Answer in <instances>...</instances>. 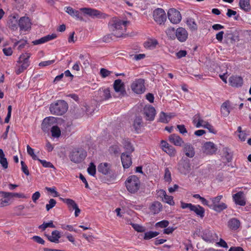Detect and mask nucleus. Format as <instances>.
<instances>
[{"label": "nucleus", "instance_id": "obj_1", "mask_svg": "<svg viewBox=\"0 0 251 251\" xmlns=\"http://www.w3.org/2000/svg\"><path fill=\"white\" fill-rule=\"evenodd\" d=\"M127 21H123L117 18H113L109 23V27L112 34L117 37L123 36L126 30Z\"/></svg>", "mask_w": 251, "mask_h": 251}, {"label": "nucleus", "instance_id": "obj_2", "mask_svg": "<svg viewBox=\"0 0 251 251\" xmlns=\"http://www.w3.org/2000/svg\"><path fill=\"white\" fill-rule=\"evenodd\" d=\"M49 108L51 114L56 116H62L68 111V104L64 100H57L50 103Z\"/></svg>", "mask_w": 251, "mask_h": 251}, {"label": "nucleus", "instance_id": "obj_3", "mask_svg": "<svg viewBox=\"0 0 251 251\" xmlns=\"http://www.w3.org/2000/svg\"><path fill=\"white\" fill-rule=\"evenodd\" d=\"M127 190L131 194H135L139 190L141 182L139 178L136 176H129L125 181Z\"/></svg>", "mask_w": 251, "mask_h": 251}, {"label": "nucleus", "instance_id": "obj_4", "mask_svg": "<svg viewBox=\"0 0 251 251\" xmlns=\"http://www.w3.org/2000/svg\"><path fill=\"white\" fill-rule=\"evenodd\" d=\"M222 198V195H219L214 198H210V200L211 201L212 203L210 204V208L218 212H220L223 210L226 209L227 208V205L224 202L220 203Z\"/></svg>", "mask_w": 251, "mask_h": 251}, {"label": "nucleus", "instance_id": "obj_5", "mask_svg": "<svg viewBox=\"0 0 251 251\" xmlns=\"http://www.w3.org/2000/svg\"><path fill=\"white\" fill-rule=\"evenodd\" d=\"M86 156V152L83 149H75L70 153V160L75 163L81 162Z\"/></svg>", "mask_w": 251, "mask_h": 251}, {"label": "nucleus", "instance_id": "obj_6", "mask_svg": "<svg viewBox=\"0 0 251 251\" xmlns=\"http://www.w3.org/2000/svg\"><path fill=\"white\" fill-rule=\"evenodd\" d=\"M225 42L226 44H234L236 41H239V33L237 29L231 28L227 30L225 35Z\"/></svg>", "mask_w": 251, "mask_h": 251}, {"label": "nucleus", "instance_id": "obj_7", "mask_svg": "<svg viewBox=\"0 0 251 251\" xmlns=\"http://www.w3.org/2000/svg\"><path fill=\"white\" fill-rule=\"evenodd\" d=\"M152 16L155 22L159 25L164 24L166 20V13L162 8L155 9L153 11Z\"/></svg>", "mask_w": 251, "mask_h": 251}, {"label": "nucleus", "instance_id": "obj_8", "mask_svg": "<svg viewBox=\"0 0 251 251\" xmlns=\"http://www.w3.org/2000/svg\"><path fill=\"white\" fill-rule=\"evenodd\" d=\"M167 14L168 19L173 24H178L181 20V15L180 12L175 8H170L168 10Z\"/></svg>", "mask_w": 251, "mask_h": 251}, {"label": "nucleus", "instance_id": "obj_9", "mask_svg": "<svg viewBox=\"0 0 251 251\" xmlns=\"http://www.w3.org/2000/svg\"><path fill=\"white\" fill-rule=\"evenodd\" d=\"M201 150L205 154L212 155L216 152L217 148L213 142H206L202 144Z\"/></svg>", "mask_w": 251, "mask_h": 251}, {"label": "nucleus", "instance_id": "obj_10", "mask_svg": "<svg viewBox=\"0 0 251 251\" xmlns=\"http://www.w3.org/2000/svg\"><path fill=\"white\" fill-rule=\"evenodd\" d=\"M178 170L180 173L184 175L189 174L191 170L189 160L188 159L181 160L178 163Z\"/></svg>", "mask_w": 251, "mask_h": 251}, {"label": "nucleus", "instance_id": "obj_11", "mask_svg": "<svg viewBox=\"0 0 251 251\" xmlns=\"http://www.w3.org/2000/svg\"><path fill=\"white\" fill-rule=\"evenodd\" d=\"M113 88L116 93L119 94L121 97L125 96L126 95L124 83L120 79H116L113 83Z\"/></svg>", "mask_w": 251, "mask_h": 251}, {"label": "nucleus", "instance_id": "obj_12", "mask_svg": "<svg viewBox=\"0 0 251 251\" xmlns=\"http://www.w3.org/2000/svg\"><path fill=\"white\" fill-rule=\"evenodd\" d=\"M144 80L139 79L134 81L131 85L132 90L137 94H141L144 92Z\"/></svg>", "mask_w": 251, "mask_h": 251}, {"label": "nucleus", "instance_id": "obj_13", "mask_svg": "<svg viewBox=\"0 0 251 251\" xmlns=\"http://www.w3.org/2000/svg\"><path fill=\"white\" fill-rule=\"evenodd\" d=\"M143 113L146 120L153 121L155 116V109L151 106H146L144 108Z\"/></svg>", "mask_w": 251, "mask_h": 251}, {"label": "nucleus", "instance_id": "obj_14", "mask_svg": "<svg viewBox=\"0 0 251 251\" xmlns=\"http://www.w3.org/2000/svg\"><path fill=\"white\" fill-rule=\"evenodd\" d=\"M162 149L171 156H174L176 154L175 148L167 142L162 140L161 142Z\"/></svg>", "mask_w": 251, "mask_h": 251}, {"label": "nucleus", "instance_id": "obj_15", "mask_svg": "<svg viewBox=\"0 0 251 251\" xmlns=\"http://www.w3.org/2000/svg\"><path fill=\"white\" fill-rule=\"evenodd\" d=\"M202 238L207 243H213L215 241L218 240V236L216 233L207 230L203 234Z\"/></svg>", "mask_w": 251, "mask_h": 251}, {"label": "nucleus", "instance_id": "obj_16", "mask_svg": "<svg viewBox=\"0 0 251 251\" xmlns=\"http://www.w3.org/2000/svg\"><path fill=\"white\" fill-rule=\"evenodd\" d=\"M234 201L236 204L244 206L246 205L245 195L243 192L240 191L232 196Z\"/></svg>", "mask_w": 251, "mask_h": 251}, {"label": "nucleus", "instance_id": "obj_17", "mask_svg": "<svg viewBox=\"0 0 251 251\" xmlns=\"http://www.w3.org/2000/svg\"><path fill=\"white\" fill-rule=\"evenodd\" d=\"M176 36L181 42H184L188 38V32L183 27H178L176 31Z\"/></svg>", "mask_w": 251, "mask_h": 251}, {"label": "nucleus", "instance_id": "obj_18", "mask_svg": "<svg viewBox=\"0 0 251 251\" xmlns=\"http://www.w3.org/2000/svg\"><path fill=\"white\" fill-rule=\"evenodd\" d=\"M19 25L21 30H27L31 26L29 19L25 17H21L19 21Z\"/></svg>", "mask_w": 251, "mask_h": 251}, {"label": "nucleus", "instance_id": "obj_19", "mask_svg": "<svg viewBox=\"0 0 251 251\" xmlns=\"http://www.w3.org/2000/svg\"><path fill=\"white\" fill-rule=\"evenodd\" d=\"M229 83L232 87H241L243 83V78L239 76L232 75L229 78Z\"/></svg>", "mask_w": 251, "mask_h": 251}, {"label": "nucleus", "instance_id": "obj_20", "mask_svg": "<svg viewBox=\"0 0 251 251\" xmlns=\"http://www.w3.org/2000/svg\"><path fill=\"white\" fill-rule=\"evenodd\" d=\"M71 115L75 119L81 117L84 113V109L77 106H74L70 110Z\"/></svg>", "mask_w": 251, "mask_h": 251}, {"label": "nucleus", "instance_id": "obj_21", "mask_svg": "<svg viewBox=\"0 0 251 251\" xmlns=\"http://www.w3.org/2000/svg\"><path fill=\"white\" fill-rule=\"evenodd\" d=\"M130 154L123 152L121 154V158L123 166L125 169L128 168L132 164Z\"/></svg>", "mask_w": 251, "mask_h": 251}, {"label": "nucleus", "instance_id": "obj_22", "mask_svg": "<svg viewBox=\"0 0 251 251\" xmlns=\"http://www.w3.org/2000/svg\"><path fill=\"white\" fill-rule=\"evenodd\" d=\"M30 56V54L29 53L26 52L24 53L19 57V62L21 63V66H23L24 69H26L27 67L29 66L30 62L29 61V58Z\"/></svg>", "mask_w": 251, "mask_h": 251}, {"label": "nucleus", "instance_id": "obj_23", "mask_svg": "<svg viewBox=\"0 0 251 251\" xmlns=\"http://www.w3.org/2000/svg\"><path fill=\"white\" fill-rule=\"evenodd\" d=\"M169 140L171 143L176 146H181L184 143L182 138L176 134H172L169 137Z\"/></svg>", "mask_w": 251, "mask_h": 251}, {"label": "nucleus", "instance_id": "obj_24", "mask_svg": "<svg viewBox=\"0 0 251 251\" xmlns=\"http://www.w3.org/2000/svg\"><path fill=\"white\" fill-rule=\"evenodd\" d=\"M183 151L186 156L190 158L193 157L195 154L194 148L190 143H186L184 145Z\"/></svg>", "mask_w": 251, "mask_h": 251}, {"label": "nucleus", "instance_id": "obj_25", "mask_svg": "<svg viewBox=\"0 0 251 251\" xmlns=\"http://www.w3.org/2000/svg\"><path fill=\"white\" fill-rule=\"evenodd\" d=\"M98 95L100 100H105L111 97L110 89L109 88H101L99 90Z\"/></svg>", "mask_w": 251, "mask_h": 251}, {"label": "nucleus", "instance_id": "obj_26", "mask_svg": "<svg viewBox=\"0 0 251 251\" xmlns=\"http://www.w3.org/2000/svg\"><path fill=\"white\" fill-rule=\"evenodd\" d=\"M80 10L85 15L91 17H97L100 15V12L96 9L91 8H82Z\"/></svg>", "mask_w": 251, "mask_h": 251}, {"label": "nucleus", "instance_id": "obj_27", "mask_svg": "<svg viewBox=\"0 0 251 251\" xmlns=\"http://www.w3.org/2000/svg\"><path fill=\"white\" fill-rule=\"evenodd\" d=\"M99 172L104 175H107L110 172V166L107 163H100L98 167Z\"/></svg>", "mask_w": 251, "mask_h": 251}, {"label": "nucleus", "instance_id": "obj_28", "mask_svg": "<svg viewBox=\"0 0 251 251\" xmlns=\"http://www.w3.org/2000/svg\"><path fill=\"white\" fill-rule=\"evenodd\" d=\"M231 109L230 105V102L227 100L224 102L221 105V111L222 115L225 117H227L230 113V110Z\"/></svg>", "mask_w": 251, "mask_h": 251}, {"label": "nucleus", "instance_id": "obj_29", "mask_svg": "<svg viewBox=\"0 0 251 251\" xmlns=\"http://www.w3.org/2000/svg\"><path fill=\"white\" fill-rule=\"evenodd\" d=\"M190 210L194 211L197 216L201 218H203L204 216L205 210L200 205H193Z\"/></svg>", "mask_w": 251, "mask_h": 251}, {"label": "nucleus", "instance_id": "obj_30", "mask_svg": "<svg viewBox=\"0 0 251 251\" xmlns=\"http://www.w3.org/2000/svg\"><path fill=\"white\" fill-rule=\"evenodd\" d=\"M228 226L232 230H236L240 226V222L236 218H232L228 222Z\"/></svg>", "mask_w": 251, "mask_h": 251}, {"label": "nucleus", "instance_id": "obj_31", "mask_svg": "<svg viewBox=\"0 0 251 251\" xmlns=\"http://www.w3.org/2000/svg\"><path fill=\"white\" fill-rule=\"evenodd\" d=\"M151 211L153 214L158 213L162 209V205L158 201H155L151 204L150 207Z\"/></svg>", "mask_w": 251, "mask_h": 251}, {"label": "nucleus", "instance_id": "obj_32", "mask_svg": "<svg viewBox=\"0 0 251 251\" xmlns=\"http://www.w3.org/2000/svg\"><path fill=\"white\" fill-rule=\"evenodd\" d=\"M60 237L61 235L59 231L55 230L51 232V235L50 236H48V240L53 243H58Z\"/></svg>", "mask_w": 251, "mask_h": 251}, {"label": "nucleus", "instance_id": "obj_33", "mask_svg": "<svg viewBox=\"0 0 251 251\" xmlns=\"http://www.w3.org/2000/svg\"><path fill=\"white\" fill-rule=\"evenodd\" d=\"M66 12L72 17H75L76 19L80 20H82V17L81 16L79 12L75 10L71 7H66Z\"/></svg>", "mask_w": 251, "mask_h": 251}, {"label": "nucleus", "instance_id": "obj_34", "mask_svg": "<svg viewBox=\"0 0 251 251\" xmlns=\"http://www.w3.org/2000/svg\"><path fill=\"white\" fill-rule=\"evenodd\" d=\"M1 194H2V196L3 198H13V197H17L20 198H25V196L24 194L22 193H10V192H6L1 191L0 192Z\"/></svg>", "mask_w": 251, "mask_h": 251}, {"label": "nucleus", "instance_id": "obj_35", "mask_svg": "<svg viewBox=\"0 0 251 251\" xmlns=\"http://www.w3.org/2000/svg\"><path fill=\"white\" fill-rule=\"evenodd\" d=\"M143 121L141 117H136L133 121V126L136 132H138L142 126Z\"/></svg>", "mask_w": 251, "mask_h": 251}, {"label": "nucleus", "instance_id": "obj_36", "mask_svg": "<svg viewBox=\"0 0 251 251\" xmlns=\"http://www.w3.org/2000/svg\"><path fill=\"white\" fill-rule=\"evenodd\" d=\"M186 24L189 29L192 31H196L198 29V25L194 19L188 18L187 19Z\"/></svg>", "mask_w": 251, "mask_h": 251}, {"label": "nucleus", "instance_id": "obj_37", "mask_svg": "<svg viewBox=\"0 0 251 251\" xmlns=\"http://www.w3.org/2000/svg\"><path fill=\"white\" fill-rule=\"evenodd\" d=\"M123 145L126 150L125 153L130 154L134 150V148L131 143L127 140H124Z\"/></svg>", "mask_w": 251, "mask_h": 251}, {"label": "nucleus", "instance_id": "obj_38", "mask_svg": "<svg viewBox=\"0 0 251 251\" xmlns=\"http://www.w3.org/2000/svg\"><path fill=\"white\" fill-rule=\"evenodd\" d=\"M161 194L163 196V201L171 205L175 204V202L173 201V197L171 196H168L165 191L161 190Z\"/></svg>", "mask_w": 251, "mask_h": 251}, {"label": "nucleus", "instance_id": "obj_39", "mask_svg": "<svg viewBox=\"0 0 251 251\" xmlns=\"http://www.w3.org/2000/svg\"><path fill=\"white\" fill-rule=\"evenodd\" d=\"M239 6L245 11H249L251 9L250 0H240Z\"/></svg>", "mask_w": 251, "mask_h": 251}, {"label": "nucleus", "instance_id": "obj_40", "mask_svg": "<svg viewBox=\"0 0 251 251\" xmlns=\"http://www.w3.org/2000/svg\"><path fill=\"white\" fill-rule=\"evenodd\" d=\"M51 136L54 138H58L61 135V130L57 126H53L50 129Z\"/></svg>", "mask_w": 251, "mask_h": 251}, {"label": "nucleus", "instance_id": "obj_41", "mask_svg": "<svg viewBox=\"0 0 251 251\" xmlns=\"http://www.w3.org/2000/svg\"><path fill=\"white\" fill-rule=\"evenodd\" d=\"M60 199L62 201L66 203L70 208H72L73 209H74L75 207H76L77 206V204L73 200L70 199H63L62 198H60Z\"/></svg>", "mask_w": 251, "mask_h": 251}, {"label": "nucleus", "instance_id": "obj_42", "mask_svg": "<svg viewBox=\"0 0 251 251\" xmlns=\"http://www.w3.org/2000/svg\"><path fill=\"white\" fill-rule=\"evenodd\" d=\"M171 118V116L167 115L165 113L162 112L160 114L159 121L163 123H168Z\"/></svg>", "mask_w": 251, "mask_h": 251}, {"label": "nucleus", "instance_id": "obj_43", "mask_svg": "<svg viewBox=\"0 0 251 251\" xmlns=\"http://www.w3.org/2000/svg\"><path fill=\"white\" fill-rule=\"evenodd\" d=\"M159 235V232L156 231H149L146 232L144 234V239L145 240H149Z\"/></svg>", "mask_w": 251, "mask_h": 251}, {"label": "nucleus", "instance_id": "obj_44", "mask_svg": "<svg viewBox=\"0 0 251 251\" xmlns=\"http://www.w3.org/2000/svg\"><path fill=\"white\" fill-rule=\"evenodd\" d=\"M129 225L132 226V227L134 229V230L137 231V232H143L145 231V228L140 225L133 224L132 223H129Z\"/></svg>", "mask_w": 251, "mask_h": 251}, {"label": "nucleus", "instance_id": "obj_45", "mask_svg": "<svg viewBox=\"0 0 251 251\" xmlns=\"http://www.w3.org/2000/svg\"><path fill=\"white\" fill-rule=\"evenodd\" d=\"M164 179L166 182H171L172 181L171 174L168 168L165 169V174L164 176Z\"/></svg>", "mask_w": 251, "mask_h": 251}, {"label": "nucleus", "instance_id": "obj_46", "mask_svg": "<svg viewBox=\"0 0 251 251\" xmlns=\"http://www.w3.org/2000/svg\"><path fill=\"white\" fill-rule=\"evenodd\" d=\"M0 199V208L6 206L10 204V198H3Z\"/></svg>", "mask_w": 251, "mask_h": 251}, {"label": "nucleus", "instance_id": "obj_47", "mask_svg": "<svg viewBox=\"0 0 251 251\" xmlns=\"http://www.w3.org/2000/svg\"><path fill=\"white\" fill-rule=\"evenodd\" d=\"M201 117L199 114L195 115L193 118V122L195 125L196 127L199 128L201 126L200 124V120Z\"/></svg>", "mask_w": 251, "mask_h": 251}, {"label": "nucleus", "instance_id": "obj_48", "mask_svg": "<svg viewBox=\"0 0 251 251\" xmlns=\"http://www.w3.org/2000/svg\"><path fill=\"white\" fill-rule=\"evenodd\" d=\"M223 152L224 153L225 155V156L227 160V161L229 162L231 161L232 159V154L231 152H230V150L228 148H224L223 149Z\"/></svg>", "mask_w": 251, "mask_h": 251}, {"label": "nucleus", "instance_id": "obj_49", "mask_svg": "<svg viewBox=\"0 0 251 251\" xmlns=\"http://www.w3.org/2000/svg\"><path fill=\"white\" fill-rule=\"evenodd\" d=\"M88 173L91 176H94L96 174V166L93 163H91L87 169Z\"/></svg>", "mask_w": 251, "mask_h": 251}, {"label": "nucleus", "instance_id": "obj_50", "mask_svg": "<svg viewBox=\"0 0 251 251\" xmlns=\"http://www.w3.org/2000/svg\"><path fill=\"white\" fill-rule=\"evenodd\" d=\"M48 195H50L52 197H57L59 196V193L56 191L55 187L52 188H48Z\"/></svg>", "mask_w": 251, "mask_h": 251}, {"label": "nucleus", "instance_id": "obj_51", "mask_svg": "<svg viewBox=\"0 0 251 251\" xmlns=\"http://www.w3.org/2000/svg\"><path fill=\"white\" fill-rule=\"evenodd\" d=\"M158 44V42L156 40H151L146 42L145 43V47L150 49H154L156 45Z\"/></svg>", "mask_w": 251, "mask_h": 251}, {"label": "nucleus", "instance_id": "obj_52", "mask_svg": "<svg viewBox=\"0 0 251 251\" xmlns=\"http://www.w3.org/2000/svg\"><path fill=\"white\" fill-rule=\"evenodd\" d=\"M169 221L167 220H163L160 222H157L155 224L156 227H159L161 228H165L167 227L169 225Z\"/></svg>", "mask_w": 251, "mask_h": 251}, {"label": "nucleus", "instance_id": "obj_53", "mask_svg": "<svg viewBox=\"0 0 251 251\" xmlns=\"http://www.w3.org/2000/svg\"><path fill=\"white\" fill-rule=\"evenodd\" d=\"M100 75L102 77L105 78L110 75L111 72L104 68H101L100 70Z\"/></svg>", "mask_w": 251, "mask_h": 251}, {"label": "nucleus", "instance_id": "obj_54", "mask_svg": "<svg viewBox=\"0 0 251 251\" xmlns=\"http://www.w3.org/2000/svg\"><path fill=\"white\" fill-rule=\"evenodd\" d=\"M166 33L170 38H174L175 28L172 27H168L166 30Z\"/></svg>", "mask_w": 251, "mask_h": 251}, {"label": "nucleus", "instance_id": "obj_55", "mask_svg": "<svg viewBox=\"0 0 251 251\" xmlns=\"http://www.w3.org/2000/svg\"><path fill=\"white\" fill-rule=\"evenodd\" d=\"M46 42H47V36H45L39 39L33 41L32 43L34 45H39Z\"/></svg>", "mask_w": 251, "mask_h": 251}, {"label": "nucleus", "instance_id": "obj_56", "mask_svg": "<svg viewBox=\"0 0 251 251\" xmlns=\"http://www.w3.org/2000/svg\"><path fill=\"white\" fill-rule=\"evenodd\" d=\"M177 128L180 133L184 135L187 133V130L184 125H177Z\"/></svg>", "mask_w": 251, "mask_h": 251}, {"label": "nucleus", "instance_id": "obj_57", "mask_svg": "<svg viewBox=\"0 0 251 251\" xmlns=\"http://www.w3.org/2000/svg\"><path fill=\"white\" fill-rule=\"evenodd\" d=\"M21 166H22L21 169H22V171L23 172V173H24V174L25 175L28 176L29 174V171L28 170L27 166H26V165L25 164V163L23 161H21Z\"/></svg>", "mask_w": 251, "mask_h": 251}, {"label": "nucleus", "instance_id": "obj_58", "mask_svg": "<svg viewBox=\"0 0 251 251\" xmlns=\"http://www.w3.org/2000/svg\"><path fill=\"white\" fill-rule=\"evenodd\" d=\"M0 164L4 169L8 168V162L5 157L0 159Z\"/></svg>", "mask_w": 251, "mask_h": 251}, {"label": "nucleus", "instance_id": "obj_59", "mask_svg": "<svg viewBox=\"0 0 251 251\" xmlns=\"http://www.w3.org/2000/svg\"><path fill=\"white\" fill-rule=\"evenodd\" d=\"M26 44V41H18V42L15 43L14 46H16L19 45L18 47V49L19 50H21L25 47Z\"/></svg>", "mask_w": 251, "mask_h": 251}, {"label": "nucleus", "instance_id": "obj_60", "mask_svg": "<svg viewBox=\"0 0 251 251\" xmlns=\"http://www.w3.org/2000/svg\"><path fill=\"white\" fill-rule=\"evenodd\" d=\"M32 239L36 242L40 244H44L45 242V241L40 237L38 236H34L32 237Z\"/></svg>", "mask_w": 251, "mask_h": 251}, {"label": "nucleus", "instance_id": "obj_61", "mask_svg": "<svg viewBox=\"0 0 251 251\" xmlns=\"http://www.w3.org/2000/svg\"><path fill=\"white\" fill-rule=\"evenodd\" d=\"M56 204V201L55 200L53 199H50L49 201V203H48V211L54 207Z\"/></svg>", "mask_w": 251, "mask_h": 251}, {"label": "nucleus", "instance_id": "obj_62", "mask_svg": "<svg viewBox=\"0 0 251 251\" xmlns=\"http://www.w3.org/2000/svg\"><path fill=\"white\" fill-rule=\"evenodd\" d=\"M61 228L63 229L68 230L70 231L76 232V230L75 228H74L73 226L71 225H62L61 226Z\"/></svg>", "mask_w": 251, "mask_h": 251}, {"label": "nucleus", "instance_id": "obj_63", "mask_svg": "<svg viewBox=\"0 0 251 251\" xmlns=\"http://www.w3.org/2000/svg\"><path fill=\"white\" fill-rule=\"evenodd\" d=\"M218 246L224 248H227L228 246L227 243L226 242L225 240H224L223 239L221 238L220 239V241L218 242H217L216 243Z\"/></svg>", "mask_w": 251, "mask_h": 251}, {"label": "nucleus", "instance_id": "obj_64", "mask_svg": "<svg viewBox=\"0 0 251 251\" xmlns=\"http://www.w3.org/2000/svg\"><path fill=\"white\" fill-rule=\"evenodd\" d=\"M2 50L3 53L6 56H10L13 53L12 50L11 48H4Z\"/></svg>", "mask_w": 251, "mask_h": 251}]
</instances>
